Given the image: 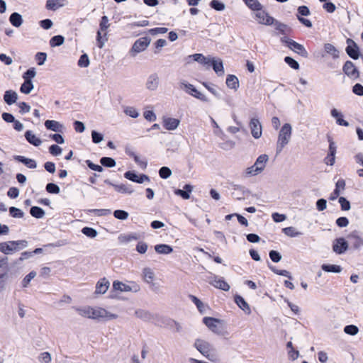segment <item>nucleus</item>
<instances>
[{"label":"nucleus","instance_id":"obj_22","mask_svg":"<svg viewBox=\"0 0 363 363\" xmlns=\"http://www.w3.org/2000/svg\"><path fill=\"white\" fill-rule=\"evenodd\" d=\"M163 126L167 130H174L179 125L180 121L177 118L171 117L163 118Z\"/></svg>","mask_w":363,"mask_h":363},{"label":"nucleus","instance_id":"obj_64","mask_svg":"<svg viewBox=\"0 0 363 363\" xmlns=\"http://www.w3.org/2000/svg\"><path fill=\"white\" fill-rule=\"evenodd\" d=\"M36 72L34 67L28 69L23 74V78L24 81L32 82V79L35 77Z\"/></svg>","mask_w":363,"mask_h":363},{"label":"nucleus","instance_id":"obj_23","mask_svg":"<svg viewBox=\"0 0 363 363\" xmlns=\"http://www.w3.org/2000/svg\"><path fill=\"white\" fill-rule=\"evenodd\" d=\"M13 159L16 162L23 164L29 169H35L37 167V162L33 159L28 158L23 155H14Z\"/></svg>","mask_w":363,"mask_h":363},{"label":"nucleus","instance_id":"obj_21","mask_svg":"<svg viewBox=\"0 0 363 363\" xmlns=\"http://www.w3.org/2000/svg\"><path fill=\"white\" fill-rule=\"evenodd\" d=\"M193 191V186L189 184H186L183 186V189H176L174 191L175 195L180 196L184 200L190 198V195Z\"/></svg>","mask_w":363,"mask_h":363},{"label":"nucleus","instance_id":"obj_38","mask_svg":"<svg viewBox=\"0 0 363 363\" xmlns=\"http://www.w3.org/2000/svg\"><path fill=\"white\" fill-rule=\"evenodd\" d=\"M113 188L117 192L121 194H131L133 192V189L130 184H115L113 185Z\"/></svg>","mask_w":363,"mask_h":363},{"label":"nucleus","instance_id":"obj_45","mask_svg":"<svg viewBox=\"0 0 363 363\" xmlns=\"http://www.w3.org/2000/svg\"><path fill=\"white\" fill-rule=\"evenodd\" d=\"M0 252L6 255H11L14 252L11 241L0 242Z\"/></svg>","mask_w":363,"mask_h":363},{"label":"nucleus","instance_id":"obj_5","mask_svg":"<svg viewBox=\"0 0 363 363\" xmlns=\"http://www.w3.org/2000/svg\"><path fill=\"white\" fill-rule=\"evenodd\" d=\"M110 26L108 23V18L106 16H103L101 18L99 23V30L96 33V42L97 46L99 48H102L106 41L108 40L107 33H104V36L101 35V31H106Z\"/></svg>","mask_w":363,"mask_h":363},{"label":"nucleus","instance_id":"obj_53","mask_svg":"<svg viewBox=\"0 0 363 363\" xmlns=\"http://www.w3.org/2000/svg\"><path fill=\"white\" fill-rule=\"evenodd\" d=\"M211 9L217 11H222L225 9V4L220 0H211L209 3Z\"/></svg>","mask_w":363,"mask_h":363},{"label":"nucleus","instance_id":"obj_34","mask_svg":"<svg viewBox=\"0 0 363 363\" xmlns=\"http://www.w3.org/2000/svg\"><path fill=\"white\" fill-rule=\"evenodd\" d=\"M9 20L10 23L16 28L20 27L23 22L22 16L18 12L12 13L10 15Z\"/></svg>","mask_w":363,"mask_h":363},{"label":"nucleus","instance_id":"obj_27","mask_svg":"<svg viewBox=\"0 0 363 363\" xmlns=\"http://www.w3.org/2000/svg\"><path fill=\"white\" fill-rule=\"evenodd\" d=\"M44 125L46 129L55 133H62L63 130V125L57 121L47 120L45 121Z\"/></svg>","mask_w":363,"mask_h":363},{"label":"nucleus","instance_id":"obj_20","mask_svg":"<svg viewBox=\"0 0 363 363\" xmlns=\"http://www.w3.org/2000/svg\"><path fill=\"white\" fill-rule=\"evenodd\" d=\"M231 186L233 190L238 191L232 194V196L237 200H242L244 199V196L251 194L250 191L244 186L232 184Z\"/></svg>","mask_w":363,"mask_h":363},{"label":"nucleus","instance_id":"obj_56","mask_svg":"<svg viewBox=\"0 0 363 363\" xmlns=\"http://www.w3.org/2000/svg\"><path fill=\"white\" fill-rule=\"evenodd\" d=\"M113 214L115 218L121 220H125L128 219L129 216L128 212L122 209L115 210Z\"/></svg>","mask_w":363,"mask_h":363},{"label":"nucleus","instance_id":"obj_31","mask_svg":"<svg viewBox=\"0 0 363 363\" xmlns=\"http://www.w3.org/2000/svg\"><path fill=\"white\" fill-rule=\"evenodd\" d=\"M65 0H47L45 8L49 11H56L64 6Z\"/></svg>","mask_w":363,"mask_h":363},{"label":"nucleus","instance_id":"obj_55","mask_svg":"<svg viewBox=\"0 0 363 363\" xmlns=\"http://www.w3.org/2000/svg\"><path fill=\"white\" fill-rule=\"evenodd\" d=\"M9 215L12 218H21L24 216L23 211L18 208L11 206L9 208Z\"/></svg>","mask_w":363,"mask_h":363},{"label":"nucleus","instance_id":"obj_25","mask_svg":"<svg viewBox=\"0 0 363 363\" xmlns=\"http://www.w3.org/2000/svg\"><path fill=\"white\" fill-rule=\"evenodd\" d=\"M330 115L333 118H334L336 121V123L340 126L347 127L349 126V123L344 119L343 114L339 111L337 109L333 108L330 111Z\"/></svg>","mask_w":363,"mask_h":363},{"label":"nucleus","instance_id":"obj_14","mask_svg":"<svg viewBox=\"0 0 363 363\" xmlns=\"http://www.w3.org/2000/svg\"><path fill=\"white\" fill-rule=\"evenodd\" d=\"M343 72L350 78L356 79L359 77V72L358 69L354 66V64L350 61L347 60L343 67H342Z\"/></svg>","mask_w":363,"mask_h":363},{"label":"nucleus","instance_id":"obj_46","mask_svg":"<svg viewBox=\"0 0 363 363\" xmlns=\"http://www.w3.org/2000/svg\"><path fill=\"white\" fill-rule=\"evenodd\" d=\"M139 238L140 237H139L138 234L134 233H130V234H127V235H121L118 237V239L121 242L128 243V242H131L132 240H137L139 239Z\"/></svg>","mask_w":363,"mask_h":363},{"label":"nucleus","instance_id":"obj_48","mask_svg":"<svg viewBox=\"0 0 363 363\" xmlns=\"http://www.w3.org/2000/svg\"><path fill=\"white\" fill-rule=\"evenodd\" d=\"M100 163L103 167L112 168L116 164V160L110 157H102L100 159Z\"/></svg>","mask_w":363,"mask_h":363},{"label":"nucleus","instance_id":"obj_1","mask_svg":"<svg viewBox=\"0 0 363 363\" xmlns=\"http://www.w3.org/2000/svg\"><path fill=\"white\" fill-rule=\"evenodd\" d=\"M292 133V128L291 124L286 123L281 128L277 143V154H279L283 148L289 143Z\"/></svg>","mask_w":363,"mask_h":363},{"label":"nucleus","instance_id":"obj_47","mask_svg":"<svg viewBox=\"0 0 363 363\" xmlns=\"http://www.w3.org/2000/svg\"><path fill=\"white\" fill-rule=\"evenodd\" d=\"M143 276H144V280L147 284H150L152 286H155V284L152 283V281L154 279V273L150 268H145L143 269Z\"/></svg>","mask_w":363,"mask_h":363},{"label":"nucleus","instance_id":"obj_16","mask_svg":"<svg viewBox=\"0 0 363 363\" xmlns=\"http://www.w3.org/2000/svg\"><path fill=\"white\" fill-rule=\"evenodd\" d=\"M221 320L213 317H204L203 323L206 326L214 333L218 335H223L222 331L218 328L217 324L221 323Z\"/></svg>","mask_w":363,"mask_h":363},{"label":"nucleus","instance_id":"obj_59","mask_svg":"<svg viewBox=\"0 0 363 363\" xmlns=\"http://www.w3.org/2000/svg\"><path fill=\"white\" fill-rule=\"evenodd\" d=\"M158 173L160 178L163 179H167L169 177H170V176L172 174V172L169 167L163 166L159 169Z\"/></svg>","mask_w":363,"mask_h":363},{"label":"nucleus","instance_id":"obj_19","mask_svg":"<svg viewBox=\"0 0 363 363\" xmlns=\"http://www.w3.org/2000/svg\"><path fill=\"white\" fill-rule=\"evenodd\" d=\"M256 11L257 13L255 16L258 20L259 23L264 24L267 26H272L274 24L275 18L269 16V14L266 11H264L262 9L260 11Z\"/></svg>","mask_w":363,"mask_h":363},{"label":"nucleus","instance_id":"obj_43","mask_svg":"<svg viewBox=\"0 0 363 363\" xmlns=\"http://www.w3.org/2000/svg\"><path fill=\"white\" fill-rule=\"evenodd\" d=\"M282 232L290 238H296L302 235L303 233L300 231H297L294 227L289 226L282 229Z\"/></svg>","mask_w":363,"mask_h":363},{"label":"nucleus","instance_id":"obj_9","mask_svg":"<svg viewBox=\"0 0 363 363\" xmlns=\"http://www.w3.org/2000/svg\"><path fill=\"white\" fill-rule=\"evenodd\" d=\"M124 177L133 182L137 184H143L145 182H150V177L145 174H139L134 170H128L124 173Z\"/></svg>","mask_w":363,"mask_h":363},{"label":"nucleus","instance_id":"obj_35","mask_svg":"<svg viewBox=\"0 0 363 363\" xmlns=\"http://www.w3.org/2000/svg\"><path fill=\"white\" fill-rule=\"evenodd\" d=\"M154 248L157 253L161 255H169L173 252V247L167 244H157Z\"/></svg>","mask_w":363,"mask_h":363},{"label":"nucleus","instance_id":"obj_40","mask_svg":"<svg viewBox=\"0 0 363 363\" xmlns=\"http://www.w3.org/2000/svg\"><path fill=\"white\" fill-rule=\"evenodd\" d=\"M325 52L330 55H332L333 59H337L339 57V50L332 44L325 43L324 45Z\"/></svg>","mask_w":363,"mask_h":363},{"label":"nucleus","instance_id":"obj_15","mask_svg":"<svg viewBox=\"0 0 363 363\" xmlns=\"http://www.w3.org/2000/svg\"><path fill=\"white\" fill-rule=\"evenodd\" d=\"M117 315L111 313L104 308H99L94 309L92 308L91 319L100 320L101 318H107L108 320L116 319Z\"/></svg>","mask_w":363,"mask_h":363},{"label":"nucleus","instance_id":"obj_4","mask_svg":"<svg viewBox=\"0 0 363 363\" xmlns=\"http://www.w3.org/2000/svg\"><path fill=\"white\" fill-rule=\"evenodd\" d=\"M179 88L184 90L186 94L192 96L193 97L201 100L203 102H208V98L201 93L197 89L191 84L187 82L185 80H182L179 82Z\"/></svg>","mask_w":363,"mask_h":363},{"label":"nucleus","instance_id":"obj_30","mask_svg":"<svg viewBox=\"0 0 363 363\" xmlns=\"http://www.w3.org/2000/svg\"><path fill=\"white\" fill-rule=\"evenodd\" d=\"M234 301L238 307L246 313L250 314L251 313L249 304L246 302L242 296L236 294L234 296Z\"/></svg>","mask_w":363,"mask_h":363},{"label":"nucleus","instance_id":"obj_11","mask_svg":"<svg viewBox=\"0 0 363 363\" xmlns=\"http://www.w3.org/2000/svg\"><path fill=\"white\" fill-rule=\"evenodd\" d=\"M348 247V242L342 237L337 238L333 242V250L337 255L344 254Z\"/></svg>","mask_w":363,"mask_h":363},{"label":"nucleus","instance_id":"obj_50","mask_svg":"<svg viewBox=\"0 0 363 363\" xmlns=\"http://www.w3.org/2000/svg\"><path fill=\"white\" fill-rule=\"evenodd\" d=\"M89 214H94L96 216H106L111 213V209L101 208V209H88Z\"/></svg>","mask_w":363,"mask_h":363},{"label":"nucleus","instance_id":"obj_51","mask_svg":"<svg viewBox=\"0 0 363 363\" xmlns=\"http://www.w3.org/2000/svg\"><path fill=\"white\" fill-rule=\"evenodd\" d=\"M274 24L275 25V29L282 35L286 34V33L291 30L286 24L281 23L276 19Z\"/></svg>","mask_w":363,"mask_h":363},{"label":"nucleus","instance_id":"obj_18","mask_svg":"<svg viewBox=\"0 0 363 363\" xmlns=\"http://www.w3.org/2000/svg\"><path fill=\"white\" fill-rule=\"evenodd\" d=\"M249 126L253 138L258 139L262 136V128L259 120L257 118H251Z\"/></svg>","mask_w":363,"mask_h":363},{"label":"nucleus","instance_id":"obj_6","mask_svg":"<svg viewBox=\"0 0 363 363\" xmlns=\"http://www.w3.org/2000/svg\"><path fill=\"white\" fill-rule=\"evenodd\" d=\"M8 257H0V293L6 289L8 283Z\"/></svg>","mask_w":363,"mask_h":363},{"label":"nucleus","instance_id":"obj_12","mask_svg":"<svg viewBox=\"0 0 363 363\" xmlns=\"http://www.w3.org/2000/svg\"><path fill=\"white\" fill-rule=\"evenodd\" d=\"M194 347L201 354L208 358L212 350V345L208 342L196 339L194 342Z\"/></svg>","mask_w":363,"mask_h":363},{"label":"nucleus","instance_id":"obj_57","mask_svg":"<svg viewBox=\"0 0 363 363\" xmlns=\"http://www.w3.org/2000/svg\"><path fill=\"white\" fill-rule=\"evenodd\" d=\"M189 298L196 305L199 311L201 313H203L204 306L203 302L194 295L189 294Z\"/></svg>","mask_w":363,"mask_h":363},{"label":"nucleus","instance_id":"obj_41","mask_svg":"<svg viewBox=\"0 0 363 363\" xmlns=\"http://www.w3.org/2000/svg\"><path fill=\"white\" fill-rule=\"evenodd\" d=\"M268 160V155L266 154H262L257 158L255 162V166H256L257 168H261L260 169L262 172L264 170Z\"/></svg>","mask_w":363,"mask_h":363},{"label":"nucleus","instance_id":"obj_60","mask_svg":"<svg viewBox=\"0 0 363 363\" xmlns=\"http://www.w3.org/2000/svg\"><path fill=\"white\" fill-rule=\"evenodd\" d=\"M45 190L48 193L52 194H57L60 191L59 186L52 182H50L46 184Z\"/></svg>","mask_w":363,"mask_h":363},{"label":"nucleus","instance_id":"obj_54","mask_svg":"<svg viewBox=\"0 0 363 363\" xmlns=\"http://www.w3.org/2000/svg\"><path fill=\"white\" fill-rule=\"evenodd\" d=\"M34 86L32 82L24 81L20 87L21 93L28 94L33 89Z\"/></svg>","mask_w":363,"mask_h":363},{"label":"nucleus","instance_id":"obj_63","mask_svg":"<svg viewBox=\"0 0 363 363\" xmlns=\"http://www.w3.org/2000/svg\"><path fill=\"white\" fill-rule=\"evenodd\" d=\"M36 276V272L35 271L30 272L22 280L21 286L23 288H26L31 280Z\"/></svg>","mask_w":363,"mask_h":363},{"label":"nucleus","instance_id":"obj_61","mask_svg":"<svg viewBox=\"0 0 363 363\" xmlns=\"http://www.w3.org/2000/svg\"><path fill=\"white\" fill-rule=\"evenodd\" d=\"M311 14V11L309 8L307 6H300L297 9V13L296 14V18L298 16L303 17L308 16Z\"/></svg>","mask_w":363,"mask_h":363},{"label":"nucleus","instance_id":"obj_29","mask_svg":"<svg viewBox=\"0 0 363 363\" xmlns=\"http://www.w3.org/2000/svg\"><path fill=\"white\" fill-rule=\"evenodd\" d=\"M159 84V77L157 74H151L147 80L146 88L150 91H155L157 89Z\"/></svg>","mask_w":363,"mask_h":363},{"label":"nucleus","instance_id":"obj_42","mask_svg":"<svg viewBox=\"0 0 363 363\" xmlns=\"http://www.w3.org/2000/svg\"><path fill=\"white\" fill-rule=\"evenodd\" d=\"M30 214L33 218L40 219L44 217L45 212L42 208L34 206L30 208Z\"/></svg>","mask_w":363,"mask_h":363},{"label":"nucleus","instance_id":"obj_24","mask_svg":"<svg viewBox=\"0 0 363 363\" xmlns=\"http://www.w3.org/2000/svg\"><path fill=\"white\" fill-rule=\"evenodd\" d=\"M135 315L138 318L145 322H151L155 319V315L149 311L144 309H138L135 311Z\"/></svg>","mask_w":363,"mask_h":363},{"label":"nucleus","instance_id":"obj_28","mask_svg":"<svg viewBox=\"0 0 363 363\" xmlns=\"http://www.w3.org/2000/svg\"><path fill=\"white\" fill-rule=\"evenodd\" d=\"M24 137L26 141L33 146L38 147L42 143V140L30 130H28L25 132Z\"/></svg>","mask_w":363,"mask_h":363},{"label":"nucleus","instance_id":"obj_10","mask_svg":"<svg viewBox=\"0 0 363 363\" xmlns=\"http://www.w3.org/2000/svg\"><path fill=\"white\" fill-rule=\"evenodd\" d=\"M328 140L329 143L328 152L327 156L324 158V162L327 165L333 166L335 162L337 146L331 137L328 136Z\"/></svg>","mask_w":363,"mask_h":363},{"label":"nucleus","instance_id":"obj_52","mask_svg":"<svg viewBox=\"0 0 363 363\" xmlns=\"http://www.w3.org/2000/svg\"><path fill=\"white\" fill-rule=\"evenodd\" d=\"M81 231L84 235L89 238H94L98 235L97 230L91 227L85 226Z\"/></svg>","mask_w":363,"mask_h":363},{"label":"nucleus","instance_id":"obj_2","mask_svg":"<svg viewBox=\"0 0 363 363\" xmlns=\"http://www.w3.org/2000/svg\"><path fill=\"white\" fill-rule=\"evenodd\" d=\"M140 289L138 284L135 282H131V284H126L118 280H115L112 284V290L111 291V294L109 297L111 298H114L116 296L113 294L115 291H121V292H128L132 291L133 293H136L139 291Z\"/></svg>","mask_w":363,"mask_h":363},{"label":"nucleus","instance_id":"obj_62","mask_svg":"<svg viewBox=\"0 0 363 363\" xmlns=\"http://www.w3.org/2000/svg\"><path fill=\"white\" fill-rule=\"evenodd\" d=\"M284 62L292 69L297 70L299 69V63L293 57L286 56L284 59Z\"/></svg>","mask_w":363,"mask_h":363},{"label":"nucleus","instance_id":"obj_3","mask_svg":"<svg viewBox=\"0 0 363 363\" xmlns=\"http://www.w3.org/2000/svg\"><path fill=\"white\" fill-rule=\"evenodd\" d=\"M280 41L282 44H284L285 46H286L288 48L291 50L292 51L296 52L299 55H301L303 57H308V52L304 48V46L295 40L290 39L287 36L281 37L280 39Z\"/></svg>","mask_w":363,"mask_h":363},{"label":"nucleus","instance_id":"obj_32","mask_svg":"<svg viewBox=\"0 0 363 363\" xmlns=\"http://www.w3.org/2000/svg\"><path fill=\"white\" fill-rule=\"evenodd\" d=\"M18 94L15 91L7 90L4 94V100L8 105H12L16 102Z\"/></svg>","mask_w":363,"mask_h":363},{"label":"nucleus","instance_id":"obj_8","mask_svg":"<svg viewBox=\"0 0 363 363\" xmlns=\"http://www.w3.org/2000/svg\"><path fill=\"white\" fill-rule=\"evenodd\" d=\"M347 44L345 52L350 58L356 60L362 57V55L360 52L359 48L353 40L350 38L347 39Z\"/></svg>","mask_w":363,"mask_h":363},{"label":"nucleus","instance_id":"obj_17","mask_svg":"<svg viewBox=\"0 0 363 363\" xmlns=\"http://www.w3.org/2000/svg\"><path fill=\"white\" fill-rule=\"evenodd\" d=\"M347 238L350 242L352 247L354 250H359L363 247V238L361 237L359 232L354 230L351 232L348 235Z\"/></svg>","mask_w":363,"mask_h":363},{"label":"nucleus","instance_id":"obj_26","mask_svg":"<svg viewBox=\"0 0 363 363\" xmlns=\"http://www.w3.org/2000/svg\"><path fill=\"white\" fill-rule=\"evenodd\" d=\"M109 286L110 282L106 278L100 279L96 284L95 293L97 294H104L108 289Z\"/></svg>","mask_w":363,"mask_h":363},{"label":"nucleus","instance_id":"obj_44","mask_svg":"<svg viewBox=\"0 0 363 363\" xmlns=\"http://www.w3.org/2000/svg\"><path fill=\"white\" fill-rule=\"evenodd\" d=\"M65 42V38L62 35H57L52 37L50 40V46L55 48L62 45Z\"/></svg>","mask_w":363,"mask_h":363},{"label":"nucleus","instance_id":"obj_7","mask_svg":"<svg viewBox=\"0 0 363 363\" xmlns=\"http://www.w3.org/2000/svg\"><path fill=\"white\" fill-rule=\"evenodd\" d=\"M151 42V38L148 36H145L138 38L133 43L130 53L131 55L135 56L136 54L140 53L146 50Z\"/></svg>","mask_w":363,"mask_h":363},{"label":"nucleus","instance_id":"obj_33","mask_svg":"<svg viewBox=\"0 0 363 363\" xmlns=\"http://www.w3.org/2000/svg\"><path fill=\"white\" fill-rule=\"evenodd\" d=\"M225 84L229 89H234L235 91L238 90L240 86L239 79L234 74L227 75Z\"/></svg>","mask_w":363,"mask_h":363},{"label":"nucleus","instance_id":"obj_13","mask_svg":"<svg viewBox=\"0 0 363 363\" xmlns=\"http://www.w3.org/2000/svg\"><path fill=\"white\" fill-rule=\"evenodd\" d=\"M209 284L216 289H219L224 291H228L230 290V285L225 281L222 277L217 275H212L210 277Z\"/></svg>","mask_w":363,"mask_h":363},{"label":"nucleus","instance_id":"obj_37","mask_svg":"<svg viewBox=\"0 0 363 363\" xmlns=\"http://www.w3.org/2000/svg\"><path fill=\"white\" fill-rule=\"evenodd\" d=\"M321 269L325 272L337 274L340 273L342 270V268L340 265L331 264H323L321 265Z\"/></svg>","mask_w":363,"mask_h":363},{"label":"nucleus","instance_id":"obj_58","mask_svg":"<svg viewBox=\"0 0 363 363\" xmlns=\"http://www.w3.org/2000/svg\"><path fill=\"white\" fill-rule=\"evenodd\" d=\"M90 64L89 56L86 53H83L79 57V59L77 62V65L79 67L86 68Z\"/></svg>","mask_w":363,"mask_h":363},{"label":"nucleus","instance_id":"obj_49","mask_svg":"<svg viewBox=\"0 0 363 363\" xmlns=\"http://www.w3.org/2000/svg\"><path fill=\"white\" fill-rule=\"evenodd\" d=\"M245 4L252 11H260L262 9V5L258 0H243Z\"/></svg>","mask_w":363,"mask_h":363},{"label":"nucleus","instance_id":"obj_36","mask_svg":"<svg viewBox=\"0 0 363 363\" xmlns=\"http://www.w3.org/2000/svg\"><path fill=\"white\" fill-rule=\"evenodd\" d=\"M211 67L218 77L223 76L224 74V67L221 59L216 58V61L213 62Z\"/></svg>","mask_w":363,"mask_h":363},{"label":"nucleus","instance_id":"obj_39","mask_svg":"<svg viewBox=\"0 0 363 363\" xmlns=\"http://www.w3.org/2000/svg\"><path fill=\"white\" fill-rule=\"evenodd\" d=\"M11 244L14 252L20 251L21 250L27 247L28 245V242L26 240H11Z\"/></svg>","mask_w":363,"mask_h":363}]
</instances>
